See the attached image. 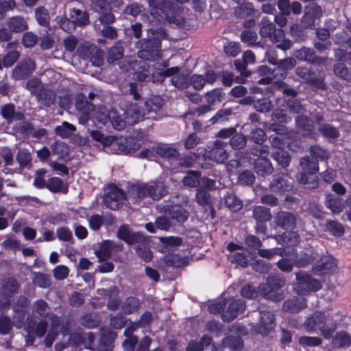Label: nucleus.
Listing matches in <instances>:
<instances>
[{
	"label": "nucleus",
	"instance_id": "obj_42",
	"mask_svg": "<svg viewBox=\"0 0 351 351\" xmlns=\"http://www.w3.org/2000/svg\"><path fill=\"white\" fill-rule=\"evenodd\" d=\"M254 12L252 3L245 2L235 8L234 15L239 19H245L253 14Z\"/></svg>",
	"mask_w": 351,
	"mask_h": 351
},
{
	"label": "nucleus",
	"instance_id": "obj_13",
	"mask_svg": "<svg viewBox=\"0 0 351 351\" xmlns=\"http://www.w3.org/2000/svg\"><path fill=\"white\" fill-rule=\"evenodd\" d=\"M293 54L298 60L313 64H325L328 60L327 57L316 56L313 49L305 47L295 51Z\"/></svg>",
	"mask_w": 351,
	"mask_h": 351
},
{
	"label": "nucleus",
	"instance_id": "obj_24",
	"mask_svg": "<svg viewBox=\"0 0 351 351\" xmlns=\"http://www.w3.org/2000/svg\"><path fill=\"white\" fill-rule=\"evenodd\" d=\"M277 5L280 13L285 15H290L291 13L300 14L302 10V6L298 1H293L291 3L289 0H278Z\"/></svg>",
	"mask_w": 351,
	"mask_h": 351
},
{
	"label": "nucleus",
	"instance_id": "obj_61",
	"mask_svg": "<svg viewBox=\"0 0 351 351\" xmlns=\"http://www.w3.org/2000/svg\"><path fill=\"white\" fill-rule=\"evenodd\" d=\"M91 5L98 15L112 9L110 3L108 0H92Z\"/></svg>",
	"mask_w": 351,
	"mask_h": 351
},
{
	"label": "nucleus",
	"instance_id": "obj_30",
	"mask_svg": "<svg viewBox=\"0 0 351 351\" xmlns=\"http://www.w3.org/2000/svg\"><path fill=\"white\" fill-rule=\"evenodd\" d=\"M141 308V302L135 297L127 298L121 305V311L125 315L136 313Z\"/></svg>",
	"mask_w": 351,
	"mask_h": 351
},
{
	"label": "nucleus",
	"instance_id": "obj_53",
	"mask_svg": "<svg viewBox=\"0 0 351 351\" xmlns=\"http://www.w3.org/2000/svg\"><path fill=\"white\" fill-rule=\"evenodd\" d=\"M172 77L171 79V82L173 86L176 87L184 89L189 87L190 83L189 80L188 75L184 73H176L173 75H171Z\"/></svg>",
	"mask_w": 351,
	"mask_h": 351
},
{
	"label": "nucleus",
	"instance_id": "obj_2",
	"mask_svg": "<svg viewBox=\"0 0 351 351\" xmlns=\"http://www.w3.org/2000/svg\"><path fill=\"white\" fill-rule=\"evenodd\" d=\"M118 237L129 245H136L135 251L145 262H149L153 257L150 250V240L139 232H132L127 225L121 226L117 232Z\"/></svg>",
	"mask_w": 351,
	"mask_h": 351
},
{
	"label": "nucleus",
	"instance_id": "obj_64",
	"mask_svg": "<svg viewBox=\"0 0 351 351\" xmlns=\"http://www.w3.org/2000/svg\"><path fill=\"white\" fill-rule=\"evenodd\" d=\"M16 159L17 162L19 163L20 167L23 168L25 167H27L31 162V154L26 149H19L16 155Z\"/></svg>",
	"mask_w": 351,
	"mask_h": 351
},
{
	"label": "nucleus",
	"instance_id": "obj_50",
	"mask_svg": "<svg viewBox=\"0 0 351 351\" xmlns=\"http://www.w3.org/2000/svg\"><path fill=\"white\" fill-rule=\"evenodd\" d=\"M241 39L243 43L247 44L249 46L262 47L261 43L260 41H257V34L254 31H243L241 34Z\"/></svg>",
	"mask_w": 351,
	"mask_h": 351
},
{
	"label": "nucleus",
	"instance_id": "obj_4",
	"mask_svg": "<svg viewBox=\"0 0 351 351\" xmlns=\"http://www.w3.org/2000/svg\"><path fill=\"white\" fill-rule=\"evenodd\" d=\"M159 32H155L152 29L147 32V38L138 40L136 46L138 51V57L141 59L156 61L161 58V42L158 38Z\"/></svg>",
	"mask_w": 351,
	"mask_h": 351
},
{
	"label": "nucleus",
	"instance_id": "obj_10",
	"mask_svg": "<svg viewBox=\"0 0 351 351\" xmlns=\"http://www.w3.org/2000/svg\"><path fill=\"white\" fill-rule=\"evenodd\" d=\"M36 64L31 58L19 61L12 71V77L14 80H23L29 77L36 70Z\"/></svg>",
	"mask_w": 351,
	"mask_h": 351
},
{
	"label": "nucleus",
	"instance_id": "obj_12",
	"mask_svg": "<svg viewBox=\"0 0 351 351\" xmlns=\"http://www.w3.org/2000/svg\"><path fill=\"white\" fill-rule=\"evenodd\" d=\"M295 74L306 83L317 88L325 89L326 86L322 77H317L316 73L306 66H298L295 69Z\"/></svg>",
	"mask_w": 351,
	"mask_h": 351
},
{
	"label": "nucleus",
	"instance_id": "obj_63",
	"mask_svg": "<svg viewBox=\"0 0 351 351\" xmlns=\"http://www.w3.org/2000/svg\"><path fill=\"white\" fill-rule=\"evenodd\" d=\"M318 131L326 138H337L339 135L337 129L329 124L321 125L318 128Z\"/></svg>",
	"mask_w": 351,
	"mask_h": 351
},
{
	"label": "nucleus",
	"instance_id": "obj_21",
	"mask_svg": "<svg viewBox=\"0 0 351 351\" xmlns=\"http://www.w3.org/2000/svg\"><path fill=\"white\" fill-rule=\"evenodd\" d=\"M274 314L270 311L261 312L260 322L258 326V332L267 335L274 328Z\"/></svg>",
	"mask_w": 351,
	"mask_h": 351
},
{
	"label": "nucleus",
	"instance_id": "obj_49",
	"mask_svg": "<svg viewBox=\"0 0 351 351\" xmlns=\"http://www.w3.org/2000/svg\"><path fill=\"white\" fill-rule=\"evenodd\" d=\"M272 43L276 45V47L282 50H288L292 46V42L289 39L285 38V35L282 30L274 38L270 40Z\"/></svg>",
	"mask_w": 351,
	"mask_h": 351
},
{
	"label": "nucleus",
	"instance_id": "obj_14",
	"mask_svg": "<svg viewBox=\"0 0 351 351\" xmlns=\"http://www.w3.org/2000/svg\"><path fill=\"white\" fill-rule=\"evenodd\" d=\"M226 147V143L221 141H216L213 145V147L207 151L206 156L210 160L217 163H222L225 162L229 156Z\"/></svg>",
	"mask_w": 351,
	"mask_h": 351
},
{
	"label": "nucleus",
	"instance_id": "obj_45",
	"mask_svg": "<svg viewBox=\"0 0 351 351\" xmlns=\"http://www.w3.org/2000/svg\"><path fill=\"white\" fill-rule=\"evenodd\" d=\"M99 316L96 313H89L80 318V324L88 328H97L100 324Z\"/></svg>",
	"mask_w": 351,
	"mask_h": 351
},
{
	"label": "nucleus",
	"instance_id": "obj_6",
	"mask_svg": "<svg viewBox=\"0 0 351 351\" xmlns=\"http://www.w3.org/2000/svg\"><path fill=\"white\" fill-rule=\"evenodd\" d=\"M166 193V189L162 182H152L149 184H143L132 186L129 190V196L134 199L150 197L154 200H158Z\"/></svg>",
	"mask_w": 351,
	"mask_h": 351
},
{
	"label": "nucleus",
	"instance_id": "obj_34",
	"mask_svg": "<svg viewBox=\"0 0 351 351\" xmlns=\"http://www.w3.org/2000/svg\"><path fill=\"white\" fill-rule=\"evenodd\" d=\"M271 156L277 162L278 165L283 169L287 168L291 160V157L289 152L283 149L272 151Z\"/></svg>",
	"mask_w": 351,
	"mask_h": 351
},
{
	"label": "nucleus",
	"instance_id": "obj_40",
	"mask_svg": "<svg viewBox=\"0 0 351 351\" xmlns=\"http://www.w3.org/2000/svg\"><path fill=\"white\" fill-rule=\"evenodd\" d=\"M142 104L147 114L150 112H156L159 110L163 105V100L159 97H154L147 99L142 103Z\"/></svg>",
	"mask_w": 351,
	"mask_h": 351
},
{
	"label": "nucleus",
	"instance_id": "obj_59",
	"mask_svg": "<svg viewBox=\"0 0 351 351\" xmlns=\"http://www.w3.org/2000/svg\"><path fill=\"white\" fill-rule=\"evenodd\" d=\"M112 250L111 245L108 242L103 243L99 249L95 252L99 262L105 261L110 258Z\"/></svg>",
	"mask_w": 351,
	"mask_h": 351
},
{
	"label": "nucleus",
	"instance_id": "obj_36",
	"mask_svg": "<svg viewBox=\"0 0 351 351\" xmlns=\"http://www.w3.org/2000/svg\"><path fill=\"white\" fill-rule=\"evenodd\" d=\"M351 345V337L345 331L337 332L332 339V346L335 348L349 347Z\"/></svg>",
	"mask_w": 351,
	"mask_h": 351
},
{
	"label": "nucleus",
	"instance_id": "obj_51",
	"mask_svg": "<svg viewBox=\"0 0 351 351\" xmlns=\"http://www.w3.org/2000/svg\"><path fill=\"white\" fill-rule=\"evenodd\" d=\"M89 133L93 140L100 142L104 146L111 145L116 139L114 136H105L98 130H91Z\"/></svg>",
	"mask_w": 351,
	"mask_h": 351
},
{
	"label": "nucleus",
	"instance_id": "obj_33",
	"mask_svg": "<svg viewBox=\"0 0 351 351\" xmlns=\"http://www.w3.org/2000/svg\"><path fill=\"white\" fill-rule=\"evenodd\" d=\"M254 169L256 173L261 176L270 175L274 171V167L267 157L257 158L255 160Z\"/></svg>",
	"mask_w": 351,
	"mask_h": 351
},
{
	"label": "nucleus",
	"instance_id": "obj_58",
	"mask_svg": "<svg viewBox=\"0 0 351 351\" xmlns=\"http://www.w3.org/2000/svg\"><path fill=\"white\" fill-rule=\"evenodd\" d=\"M247 140V137L244 134L237 133L232 136L230 144L233 149H241L245 147Z\"/></svg>",
	"mask_w": 351,
	"mask_h": 351
},
{
	"label": "nucleus",
	"instance_id": "obj_3",
	"mask_svg": "<svg viewBox=\"0 0 351 351\" xmlns=\"http://www.w3.org/2000/svg\"><path fill=\"white\" fill-rule=\"evenodd\" d=\"M304 329L309 332L319 330L326 339L331 337L337 329V324L331 316L323 311H315L306 318L304 324Z\"/></svg>",
	"mask_w": 351,
	"mask_h": 351
},
{
	"label": "nucleus",
	"instance_id": "obj_29",
	"mask_svg": "<svg viewBox=\"0 0 351 351\" xmlns=\"http://www.w3.org/2000/svg\"><path fill=\"white\" fill-rule=\"evenodd\" d=\"M27 319V328L29 332H34L38 337L41 338L45 335L48 328V322L46 319H40L38 323Z\"/></svg>",
	"mask_w": 351,
	"mask_h": 351
},
{
	"label": "nucleus",
	"instance_id": "obj_5",
	"mask_svg": "<svg viewBox=\"0 0 351 351\" xmlns=\"http://www.w3.org/2000/svg\"><path fill=\"white\" fill-rule=\"evenodd\" d=\"M285 285V279L284 277L270 274L267 278L265 283L259 285L258 291L264 298L278 302L285 298L283 291H280Z\"/></svg>",
	"mask_w": 351,
	"mask_h": 351
},
{
	"label": "nucleus",
	"instance_id": "obj_20",
	"mask_svg": "<svg viewBox=\"0 0 351 351\" xmlns=\"http://www.w3.org/2000/svg\"><path fill=\"white\" fill-rule=\"evenodd\" d=\"M259 27L260 36L263 38H268L269 40L282 30V29H277L276 24L271 21L267 16H264L261 19Z\"/></svg>",
	"mask_w": 351,
	"mask_h": 351
},
{
	"label": "nucleus",
	"instance_id": "obj_18",
	"mask_svg": "<svg viewBox=\"0 0 351 351\" xmlns=\"http://www.w3.org/2000/svg\"><path fill=\"white\" fill-rule=\"evenodd\" d=\"M245 303L240 299H232L228 304L227 310L222 314V319L230 322L235 319L239 313L244 311Z\"/></svg>",
	"mask_w": 351,
	"mask_h": 351
},
{
	"label": "nucleus",
	"instance_id": "obj_39",
	"mask_svg": "<svg viewBox=\"0 0 351 351\" xmlns=\"http://www.w3.org/2000/svg\"><path fill=\"white\" fill-rule=\"evenodd\" d=\"M196 202L202 206H208L213 211L214 210L212 206V198L210 194L202 188H198L195 194Z\"/></svg>",
	"mask_w": 351,
	"mask_h": 351
},
{
	"label": "nucleus",
	"instance_id": "obj_52",
	"mask_svg": "<svg viewBox=\"0 0 351 351\" xmlns=\"http://www.w3.org/2000/svg\"><path fill=\"white\" fill-rule=\"evenodd\" d=\"M180 72V68L178 66L171 67L165 70L163 72L153 73L151 76V81L153 82H162L165 77H171Z\"/></svg>",
	"mask_w": 351,
	"mask_h": 351
},
{
	"label": "nucleus",
	"instance_id": "obj_8",
	"mask_svg": "<svg viewBox=\"0 0 351 351\" xmlns=\"http://www.w3.org/2000/svg\"><path fill=\"white\" fill-rule=\"evenodd\" d=\"M122 111L125 121L129 125H133L143 121L146 115L142 102L128 101L122 108Z\"/></svg>",
	"mask_w": 351,
	"mask_h": 351
},
{
	"label": "nucleus",
	"instance_id": "obj_1",
	"mask_svg": "<svg viewBox=\"0 0 351 351\" xmlns=\"http://www.w3.org/2000/svg\"><path fill=\"white\" fill-rule=\"evenodd\" d=\"M32 314L38 319H49L50 328L45 338L44 343L47 348H51L58 335L61 318L50 311L48 303L43 300H38L33 303Z\"/></svg>",
	"mask_w": 351,
	"mask_h": 351
},
{
	"label": "nucleus",
	"instance_id": "obj_48",
	"mask_svg": "<svg viewBox=\"0 0 351 351\" xmlns=\"http://www.w3.org/2000/svg\"><path fill=\"white\" fill-rule=\"evenodd\" d=\"M75 131V126L66 121H64L61 125H58L55 128V133L64 138H69Z\"/></svg>",
	"mask_w": 351,
	"mask_h": 351
},
{
	"label": "nucleus",
	"instance_id": "obj_32",
	"mask_svg": "<svg viewBox=\"0 0 351 351\" xmlns=\"http://www.w3.org/2000/svg\"><path fill=\"white\" fill-rule=\"evenodd\" d=\"M8 27L13 33H21L29 27L27 19L21 16L10 18L8 21Z\"/></svg>",
	"mask_w": 351,
	"mask_h": 351
},
{
	"label": "nucleus",
	"instance_id": "obj_41",
	"mask_svg": "<svg viewBox=\"0 0 351 351\" xmlns=\"http://www.w3.org/2000/svg\"><path fill=\"white\" fill-rule=\"evenodd\" d=\"M25 88L32 95L36 97L45 86L39 78L34 77L27 81Z\"/></svg>",
	"mask_w": 351,
	"mask_h": 351
},
{
	"label": "nucleus",
	"instance_id": "obj_37",
	"mask_svg": "<svg viewBox=\"0 0 351 351\" xmlns=\"http://www.w3.org/2000/svg\"><path fill=\"white\" fill-rule=\"evenodd\" d=\"M124 48L121 43H117L110 47L107 53L106 60L108 63L112 64L121 60L123 57Z\"/></svg>",
	"mask_w": 351,
	"mask_h": 351
},
{
	"label": "nucleus",
	"instance_id": "obj_16",
	"mask_svg": "<svg viewBox=\"0 0 351 351\" xmlns=\"http://www.w3.org/2000/svg\"><path fill=\"white\" fill-rule=\"evenodd\" d=\"M160 212L178 222H184L189 217V213L179 205L164 206L161 208Z\"/></svg>",
	"mask_w": 351,
	"mask_h": 351
},
{
	"label": "nucleus",
	"instance_id": "obj_11",
	"mask_svg": "<svg viewBox=\"0 0 351 351\" xmlns=\"http://www.w3.org/2000/svg\"><path fill=\"white\" fill-rule=\"evenodd\" d=\"M75 108L80 114L78 121L82 125H86L90 119V114L94 110V105L88 101L83 94H78L75 98Z\"/></svg>",
	"mask_w": 351,
	"mask_h": 351
},
{
	"label": "nucleus",
	"instance_id": "obj_22",
	"mask_svg": "<svg viewBox=\"0 0 351 351\" xmlns=\"http://www.w3.org/2000/svg\"><path fill=\"white\" fill-rule=\"evenodd\" d=\"M325 206L333 214H339L342 213L345 208L346 201L334 194H328L325 199Z\"/></svg>",
	"mask_w": 351,
	"mask_h": 351
},
{
	"label": "nucleus",
	"instance_id": "obj_31",
	"mask_svg": "<svg viewBox=\"0 0 351 351\" xmlns=\"http://www.w3.org/2000/svg\"><path fill=\"white\" fill-rule=\"evenodd\" d=\"M156 154L169 160L176 159L180 156L178 150L167 144H159L154 147Z\"/></svg>",
	"mask_w": 351,
	"mask_h": 351
},
{
	"label": "nucleus",
	"instance_id": "obj_19",
	"mask_svg": "<svg viewBox=\"0 0 351 351\" xmlns=\"http://www.w3.org/2000/svg\"><path fill=\"white\" fill-rule=\"evenodd\" d=\"M296 279L298 282L299 288L301 289L300 293L307 291H317L322 288V285L319 280L312 278L308 275L297 274Z\"/></svg>",
	"mask_w": 351,
	"mask_h": 351
},
{
	"label": "nucleus",
	"instance_id": "obj_38",
	"mask_svg": "<svg viewBox=\"0 0 351 351\" xmlns=\"http://www.w3.org/2000/svg\"><path fill=\"white\" fill-rule=\"evenodd\" d=\"M110 114L109 120L115 130H123L126 125H128L127 122L125 121V117L123 116V114H119L117 110H110Z\"/></svg>",
	"mask_w": 351,
	"mask_h": 351
},
{
	"label": "nucleus",
	"instance_id": "obj_17",
	"mask_svg": "<svg viewBox=\"0 0 351 351\" xmlns=\"http://www.w3.org/2000/svg\"><path fill=\"white\" fill-rule=\"evenodd\" d=\"M293 180L287 175L283 174L280 177L274 178L269 184L271 191L278 193L290 191L293 189Z\"/></svg>",
	"mask_w": 351,
	"mask_h": 351
},
{
	"label": "nucleus",
	"instance_id": "obj_35",
	"mask_svg": "<svg viewBox=\"0 0 351 351\" xmlns=\"http://www.w3.org/2000/svg\"><path fill=\"white\" fill-rule=\"evenodd\" d=\"M202 173L199 171L189 170L182 178V182L184 186L195 188L200 186V177Z\"/></svg>",
	"mask_w": 351,
	"mask_h": 351
},
{
	"label": "nucleus",
	"instance_id": "obj_25",
	"mask_svg": "<svg viewBox=\"0 0 351 351\" xmlns=\"http://www.w3.org/2000/svg\"><path fill=\"white\" fill-rule=\"evenodd\" d=\"M69 18L73 23L78 27H84L90 23L89 14L86 10L75 8L71 9Z\"/></svg>",
	"mask_w": 351,
	"mask_h": 351
},
{
	"label": "nucleus",
	"instance_id": "obj_43",
	"mask_svg": "<svg viewBox=\"0 0 351 351\" xmlns=\"http://www.w3.org/2000/svg\"><path fill=\"white\" fill-rule=\"evenodd\" d=\"M300 166L307 173L313 174L318 171L319 167L316 160L310 159L308 156L300 159Z\"/></svg>",
	"mask_w": 351,
	"mask_h": 351
},
{
	"label": "nucleus",
	"instance_id": "obj_54",
	"mask_svg": "<svg viewBox=\"0 0 351 351\" xmlns=\"http://www.w3.org/2000/svg\"><path fill=\"white\" fill-rule=\"evenodd\" d=\"M225 204L230 210L238 211L242 208V201L233 193H228L225 197Z\"/></svg>",
	"mask_w": 351,
	"mask_h": 351
},
{
	"label": "nucleus",
	"instance_id": "obj_26",
	"mask_svg": "<svg viewBox=\"0 0 351 351\" xmlns=\"http://www.w3.org/2000/svg\"><path fill=\"white\" fill-rule=\"evenodd\" d=\"M1 114L8 123L16 121H21L24 118L21 112H16L15 106L13 104H8L1 106Z\"/></svg>",
	"mask_w": 351,
	"mask_h": 351
},
{
	"label": "nucleus",
	"instance_id": "obj_46",
	"mask_svg": "<svg viewBox=\"0 0 351 351\" xmlns=\"http://www.w3.org/2000/svg\"><path fill=\"white\" fill-rule=\"evenodd\" d=\"M252 213L253 217L258 222L267 221L271 218L269 209L264 206H255Z\"/></svg>",
	"mask_w": 351,
	"mask_h": 351
},
{
	"label": "nucleus",
	"instance_id": "obj_57",
	"mask_svg": "<svg viewBox=\"0 0 351 351\" xmlns=\"http://www.w3.org/2000/svg\"><path fill=\"white\" fill-rule=\"evenodd\" d=\"M164 262L168 266L171 267H182L186 263L184 258H182L178 254H169L164 257Z\"/></svg>",
	"mask_w": 351,
	"mask_h": 351
},
{
	"label": "nucleus",
	"instance_id": "obj_9",
	"mask_svg": "<svg viewBox=\"0 0 351 351\" xmlns=\"http://www.w3.org/2000/svg\"><path fill=\"white\" fill-rule=\"evenodd\" d=\"M125 199L126 195L122 189L112 184L108 186L104 197V204L107 208L119 209Z\"/></svg>",
	"mask_w": 351,
	"mask_h": 351
},
{
	"label": "nucleus",
	"instance_id": "obj_7",
	"mask_svg": "<svg viewBox=\"0 0 351 351\" xmlns=\"http://www.w3.org/2000/svg\"><path fill=\"white\" fill-rule=\"evenodd\" d=\"M77 53L80 58L89 60L95 66H100L104 63V51L98 49L93 43H84L80 45Z\"/></svg>",
	"mask_w": 351,
	"mask_h": 351
},
{
	"label": "nucleus",
	"instance_id": "obj_15",
	"mask_svg": "<svg viewBox=\"0 0 351 351\" xmlns=\"http://www.w3.org/2000/svg\"><path fill=\"white\" fill-rule=\"evenodd\" d=\"M300 218L297 215L286 211L278 213L274 217L276 225L283 229H293L295 228Z\"/></svg>",
	"mask_w": 351,
	"mask_h": 351
},
{
	"label": "nucleus",
	"instance_id": "obj_23",
	"mask_svg": "<svg viewBox=\"0 0 351 351\" xmlns=\"http://www.w3.org/2000/svg\"><path fill=\"white\" fill-rule=\"evenodd\" d=\"M56 99V91L48 86H45V88L36 97L38 104L47 108H49L55 105Z\"/></svg>",
	"mask_w": 351,
	"mask_h": 351
},
{
	"label": "nucleus",
	"instance_id": "obj_62",
	"mask_svg": "<svg viewBox=\"0 0 351 351\" xmlns=\"http://www.w3.org/2000/svg\"><path fill=\"white\" fill-rule=\"evenodd\" d=\"M326 228L333 235L336 237H341L344 233V227L339 221L335 220L328 221L326 223Z\"/></svg>",
	"mask_w": 351,
	"mask_h": 351
},
{
	"label": "nucleus",
	"instance_id": "obj_60",
	"mask_svg": "<svg viewBox=\"0 0 351 351\" xmlns=\"http://www.w3.org/2000/svg\"><path fill=\"white\" fill-rule=\"evenodd\" d=\"M309 152L312 156L315 158L316 161L317 160H326L330 157L329 152L319 145L311 146Z\"/></svg>",
	"mask_w": 351,
	"mask_h": 351
},
{
	"label": "nucleus",
	"instance_id": "obj_27",
	"mask_svg": "<svg viewBox=\"0 0 351 351\" xmlns=\"http://www.w3.org/2000/svg\"><path fill=\"white\" fill-rule=\"evenodd\" d=\"M306 307V302L303 298H293L288 299L283 302L282 309L284 311L296 313Z\"/></svg>",
	"mask_w": 351,
	"mask_h": 351
},
{
	"label": "nucleus",
	"instance_id": "obj_47",
	"mask_svg": "<svg viewBox=\"0 0 351 351\" xmlns=\"http://www.w3.org/2000/svg\"><path fill=\"white\" fill-rule=\"evenodd\" d=\"M32 279L34 285L42 288H47L51 284V277L48 274L32 272Z\"/></svg>",
	"mask_w": 351,
	"mask_h": 351
},
{
	"label": "nucleus",
	"instance_id": "obj_55",
	"mask_svg": "<svg viewBox=\"0 0 351 351\" xmlns=\"http://www.w3.org/2000/svg\"><path fill=\"white\" fill-rule=\"evenodd\" d=\"M35 15L37 22L42 26L49 25L50 16L46 8L39 7L35 10Z\"/></svg>",
	"mask_w": 351,
	"mask_h": 351
},
{
	"label": "nucleus",
	"instance_id": "obj_28",
	"mask_svg": "<svg viewBox=\"0 0 351 351\" xmlns=\"http://www.w3.org/2000/svg\"><path fill=\"white\" fill-rule=\"evenodd\" d=\"M337 266V263L330 255H324L317 261L313 269L315 272H325L332 270Z\"/></svg>",
	"mask_w": 351,
	"mask_h": 351
},
{
	"label": "nucleus",
	"instance_id": "obj_44",
	"mask_svg": "<svg viewBox=\"0 0 351 351\" xmlns=\"http://www.w3.org/2000/svg\"><path fill=\"white\" fill-rule=\"evenodd\" d=\"M243 63H241L239 60H236L234 64L237 69L240 71L242 75H244V71L245 70V65L247 64H253L256 62L255 54L250 50L245 51L243 53Z\"/></svg>",
	"mask_w": 351,
	"mask_h": 351
},
{
	"label": "nucleus",
	"instance_id": "obj_56",
	"mask_svg": "<svg viewBox=\"0 0 351 351\" xmlns=\"http://www.w3.org/2000/svg\"><path fill=\"white\" fill-rule=\"evenodd\" d=\"M335 74L345 80L351 81V69H348L343 63H337L333 69Z\"/></svg>",
	"mask_w": 351,
	"mask_h": 351
}]
</instances>
